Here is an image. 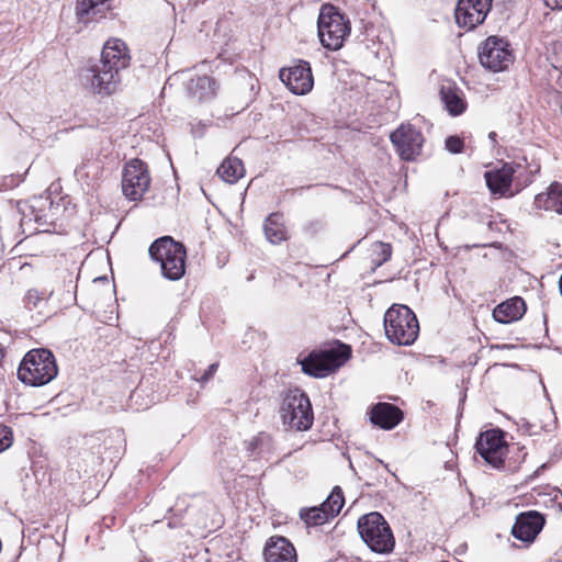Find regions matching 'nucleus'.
Instances as JSON below:
<instances>
[{
	"label": "nucleus",
	"instance_id": "1",
	"mask_svg": "<svg viewBox=\"0 0 562 562\" xmlns=\"http://www.w3.org/2000/svg\"><path fill=\"white\" fill-rule=\"evenodd\" d=\"M131 56L126 44L120 38H110L102 48L99 63L88 66L82 80L91 92L101 97L115 93L121 86V71L130 65Z\"/></svg>",
	"mask_w": 562,
	"mask_h": 562
},
{
	"label": "nucleus",
	"instance_id": "2",
	"mask_svg": "<svg viewBox=\"0 0 562 562\" xmlns=\"http://www.w3.org/2000/svg\"><path fill=\"white\" fill-rule=\"evenodd\" d=\"M153 261L159 263L164 278L177 281L186 273L187 250L170 236L156 239L148 249Z\"/></svg>",
	"mask_w": 562,
	"mask_h": 562
},
{
	"label": "nucleus",
	"instance_id": "3",
	"mask_svg": "<svg viewBox=\"0 0 562 562\" xmlns=\"http://www.w3.org/2000/svg\"><path fill=\"white\" fill-rule=\"evenodd\" d=\"M58 373L55 357L48 349L30 350L18 369V376L24 384L42 386L53 381Z\"/></svg>",
	"mask_w": 562,
	"mask_h": 562
},
{
	"label": "nucleus",
	"instance_id": "4",
	"mask_svg": "<svg viewBox=\"0 0 562 562\" xmlns=\"http://www.w3.org/2000/svg\"><path fill=\"white\" fill-rule=\"evenodd\" d=\"M384 328L387 339L398 346L412 345L419 333L416 315L402 304H394L385 312Z\"/></svg>",
	"mask_w": 562,
	"mask_h": 562
},
{
	"label": "nucleus",
	"instance_id": "5",
	"mask_svg": "<svg viewBox=\"0 0 562 562\" xmlns=\"http://www.w3.org/2000/svg\"><path fill=\"white\" fill-rule=\"evenodd\" d=\"M358 532L371 551L380 554L391 553L395 539L389 522L378 512H371L359 517Z\"/></svg>",
	"mask_w": 562,
	"mask_h": 562
},
{
	"label": "nucleus",
	"instance_id": "6",
	"mask_svg": "<svg viewBox=\"0 0 562 562\" xmlns=\"http://www.w3.org/2000/svg\"><path fill=\"white\" fill-rule=\"evenodd\" d=\"M43 225L42 217L26 202L18 201L0 214V238L15 240L24 234H33L32 221Z\"/></svg>",
	"mask_w": 562,
	"mask_h": 562
},
{
	"label": "nucleus",
	"instance_id": "7",
	"mask_svg": "<svg viewBox=\"0 0 562 562\" xmlns=\"http://www.w3.org/2000/svg\"><path fill=\"white\" fill-rule=\"evenodd\" d=\"M317 29L322 45L330 50L339 49L350 33L349 21L331 4L322 7Z\"/></svg>",
	"mask_w": 562,
	"mask_h": 562
},
{
	"label": "nucleus",
	"instance_id": "8",
	"mask_svg": "<svg viewBox=\"0 0 562 562\" xmlns=\"http://www.w3.org/2000/svg\"><path fill=\"white\" fill-rule=\"evenodd\" d=\"M280 416L284 426L297 431L311 428L314 419L308 396L299 389L289 391L281 404Z\"/></svg>",
	"mask_w": 562,
	"mask_h": 562
},
{
	"label": "nucleus",
	"instance_id": "9",
	"mask_svg": "<svg viewBox=\"0 0 562 562\" xmlns=\"http://www.w3.org/2000/svg\"><path fill=\"white\" fill-rule=\"evenodd\" d=\"M350 355V347L341 345L339 349L313 350L303 359H297V362L305 374L325 378L340 368Z\"/></svg>",
	"mask_w": 562,
	"mask_h": 562
},
{
	"label": "nucleus",
	"instance_id": "10",
	"mask_svg": "<svg viewBox=\"0 0 562 562\" xmlns=\"http://www.w3.org/2000/svg\"><path fill=\"white\" fill-rule=\"evenodd\" d=\"M480 64L493 72H499L514 61L509 43L498 36H488L477 48Z\"/></svg>",
	"mask_w": 562,
	"mask_h": 562
},
{
	"label": "nucleus",
	"instance_id": "11",
	"mask_svg": "<svg viewBox=\"0 0 562 562\" xmlns=\"http://www.w3.org/2000/svg\"><path fill=\"white\" fill-rule=\"evenodd\" d=\"M150 176L147 165L140 159H132L125 164L122 172V191L131 201H140L149 190Z\"/></svg>",
	"mask_w": 562,
	"mask_h": 562
},
{
	"label": "nucleus",
	"instance_id": "12",
	"mask_svg": "<svg viewBox=\"0 0 562 562\" xmlns=\"http://www.w3.org/2000/svg\"><path fill=\"white\" fill-rule=\"evenodd\" d=\"M476 452L494 469L504 468V456L507 445L501 429H491L482 432L475 443Z\"/></svg>",
	"mask_w": 562,
	"mask_h": 562
},
{
	"label": "nucleus",
	"instance_id": "13",
	"mask_svg": "<svg viewBox=\"0 0 562 562\" xmlns=\"http://www.w3.org/2000/svg\"><path fill=\"white\" fill-rule=\"evenodd\" d=\"M526 168L521 165L504 164L502 168L486 171L485 180L487 188L493 194H505L513 182H516L517 188L527 186L531 182L528 177L524 182L520 181Z\"/></svg>",
	"mask_w": 562,
	"mask_h": 562
},
{
	"label": "nucleus",
	"instance_id": "14",
	"mask_svg": "<svg viewBox=\"0 0 562 562\" xmlns=\"http://www.w3.org/2000/svg\"><path fill=\"white\" fill-rule=\"evenodd\" d=\"M345 504L342 491L335 486L329 496L317 507L301 509L300 517L310 526H321L337 516Z\"/></svg>",
	"mask_w": 562,
	"mask_h": 562
},
{
	"label": "nucleus",
	"instance_id": "15",
	"mask_svg": "<svg viewBox=\"0 0 562 562\" xmlns=\"http://www.w3.org/2000/svg\"><path fill=\"white\" fill-rule=\"evenodd\" d=\"M397 154L404 160H413L420 153L424 144L422 132L411 124H402L390 135Z\"/></svg>",
	"mask_w": 562,
	"mask_h": 562
},
{
	"label": "nucleus",
	"instance_id": "16",
	"mask_svg": "<svg viewBox=\"0 0 562 562\" xmlns=\"http://www.w3.org/2000/svg\"><path fill=\"white\" fill-rule=\"evenodd\" d=\"M492 0H458L454 16L459 26L473 30L491 11Z\"/></svg>",
	"mask_w": 562,
	"mask_h": 562
},
{
	"label": "nucleus",
	"instance_id": "17",
	"mask_svg": "<svg viewBox=\"0 0 562 562\" xmlns=\"http://www.w3.org/2000/svg\"><path fill=\"white\" fill-rule=\"evenodd\" d=\"M279 77L291 92L299 95L308 93L314 85L311 66L304 60H299L292 67L282 68Z\"/></svg>",
	"mask_w": 562,
	"mask_h": 562
},
{
	"label": "nucleus",
	"instance_id": "18",
	"mask_svg": "<svg viewBox=\"0 0 562 562\" xmlns=\"http://www.w3.org/2000/svg\"><path fill=\"white\" fill-rule=\"evenodd\" d=\"M544 518L537 512L521 513L517 516L512 528V535L524 542H532L541 531Z\"/></svg>",
	"mask_w": 562,
	"mask_h": 562
},
{
	"label": "nucleus",
	"instance_id": "19",
	"mask_svg": "<svg viewBox=\"0 0 562 562\" xmlns=\"http://www.w3.org/2000/svg\"><path fill=\"white\" fill-rule=\"evenodd\" d=\"M402 419V411L390 403H378L371 409V423L382 429H393Z\"/></svg>",
	"mask_w": 562,
	"mask_h": 562
},
{
	"label": "nucleus",
	"instance_id": "20",
	"mask_svg": "<svg viewBox=\"0 0 562 562\" xmlns=\"http://www.w3.org/2000/svg\"><path fill=\"white\" fill-rule=\"evenodd\" d=\"M263 554L266 562H296L294 547L283 537L271 538Z\"/></svg>",
	"mask_w": 562,
	"mask_h": 562
},
{
	"label": "nucleus",
	"instance_id": "21",
	"mask_svg": "<svg viewBox=\"0 0 562 562\" xmlns=\"http://www.w3.org/2000/svg\"><path fill=\"white\" fill-rule=\"evenodd\" d=\"M440 99L450 115L457 116L467 110V101L463 92L453 82H447L440 87Z\"/></svg>",
	"mask_w": 562,
	"mask_h": 562
},
{
	"label": "nucleus",
	"instance_id": "22",
	"mask_svg": "<svg viewBox=\"0 0 562 562\" xmlns=\"http://www.w3.org/2000/svg\"><path fill=\"white\" fill-rule=\"evenodd\" d=\"M525 312V301L516 296L498 304L493 311V317L497 323L509 324L518 321Z\"/></svg>",
	"mask_w": 562,
	"mask_h": 562
},
{
	"label": "nucleus",
	"instance_id": "23",
	"mask_svg": "<svg viewBox=\"0 0 562 562\" xmlns=\"http://www.w3.org/2000/svg\"><path fill=\"white\" fill-rule=\"evenodd\" d=\"M105 0H77L76 18L79 23L88 25L102 19L105 13Z\"/></svg>",
	"mask_w": 562,
	"mask_h": 562
},
{
	"label": "nucleus",
	"instance_id": "24",
	"mask_svg": "<svg viewBox=\"0 0 562 562\" xmlns=\"http://www.w3.org/2000/svg\"><path fill=\"white\" fill-rule=\"evenodd\" d=\"M535 205L537 209L562 214V183L553 182L550 184L547 192L537 194Z\"/></svg>",
	"mask_w": 562,
	"mask_h": 562
},
{
	"label": "nucleus",
	"instance_id": "25",
	"mask_svg": "<svg viewBox=\"0 0 562 562\" xmlns=\"http://www.w3.org/2000/svg\"><path fill=\"white\" fill-rule=\"evenodd\" d=\"M263 232L271 244H280L288 239V231L284 225L283 214L271 213L265 221Z\"/></svg>",
	"mask_w": 562,
	"mask_h": 562
},
{
	"label": "nucleus",
	"instance_id": "26",
	"mask_svg": "<svg viewBox=\"0 0 562 562\" xmlns=\"http://www.w3.org/2000/svg\"><path fill=\"white\" fill-rule=\"evenodd\" d=\"M188 92L198 100H206L215 94L216 82L212 77L198 76L187 83Z\"/></svg>",
	"mask_w": 562,
	"mask_h": 562
},
{
	"label": "nucleus",
	"instance_id": "27",
	"mask_svg": "<svg viewBox=\"0 0 562 562\" xmlns=\"http://www.w3.org/2000/svg\"><path fill=\"white\" fill-rule=\"evenodd\" d=\"M218 177L227 183H236L245 175L243 161L237 157H227L216 170Z\"/></svg>",
	"mask_w": 562,
	"mask_h": 562
},
{
	"label": "nucleus",
	"instance_id": "28",
	"mask_svg": "<svg viewBox=\"0 0 562 562\" xmlns=\"http://www.w3.org/2000/svg\"><path fill=\"white\" fill-rule=\"evenodd\" d=\"M392 255V247L390 244L378 241L372 246L371 260L375 267L382 266L386 262Z\"/></svg>",
	"mask_w": 562,
	"mask_h": 562
},
{
	"label": "nucleus",
	"instance_id": "29",
	"mask_svg": "<svg viewBox=\"0 0 562 562\" xmlns=\"http://www.w3.org/2000/svg\"><path fill=\"white\" fill-rule=\"evenodd\" d=\"M24 303L30 311L38 308L40 313H42V308L47 304V300L44 296V293L38 292L35 289H31L26 292Z\"/></svg>",
	"mask_w": 562,
	"mask_h": 562
},
{
	"label": "nucleus",
	"instance_id": "30",
	"mask_svg": "<svg viewBox=\"0 0 562 562\" xmlns=\"http://www.w3.org/2000/svg\"><path fill=\"white\" fill-rule=\"evenodd\" d=\"M13 443V431L9 426L0 425V453Z\"/></svg>",
	"mask_w": 562,
	"mask_h": 562
},
{
	"label": "nucleus",
	"instance_id": "31",
	"mask_svg": "<svg viewBox=\"0 0 562 562\" xmlns=\"http://www.w3.org/2000/svg\"><path fill=\"white\" fill-rule=\"evenodd\" d=\"M463 140L458 136H449L446 139V148L452 154H459L463 150Z\"/></svg>",
	"mask_w": 562,
	"mask_h": 562
},
{
	"label": "nucleus",
	"instance_id": "32",
	"mask_svg": "<svg viewBox=\"0 0 562 562\" xmlns=\"http://www.w3.org/2000/svg\"><path fill=\"white\" fill-rule=\"evenodd\" d=\"M550 63L553 68L562 72V43L554 46Z\"/></svg>",
	"mask_w": 562,
	"mask_h": 562
},
{
	"label": "nucleus",
	"instance_id": "33",
	"mask_svg": "<svg viewBox=\"0 0 562 562\" xmlns=\"http://www.w3.org/2000/svg\"><path fill=\"white\" fill-rule=\"evenodd\" d=\"M217 367H218L217 363H212L209 367V369L205 371L203 376L201 378V382L204 383V382L209 381L213 376V374L216 372Z\"/></svg>",
	"mask_w": 562,
	"mask_h": 562
},
{
	"label": "nucleus",
	"instance_id": "34",
	"mask_svg": "<svg viewBox=\"0 0 562 562\" xmlns=\"http://www.w3.org/2000/svg\"><path fill=\"white\" fill-rule=\"evenodd\" d=\"M266 442H270V436L267 434H260L252 440L251 445L254 446V448H257L259 445H263Z\"/></svg>",
	"mask_w": 562,
	"mask_h": 562
},
{
	"label": "nucleus",
	"instance_id": "35",
	"mask_svg": "<svg viewBox=\"0 0 562 562\" xmlns=\"http://www.w3.org/2000/svg\"><path fill=\"white\" fill-rule=\"evenodd\" d=\"M544 4L552 10L562 9V0H543Z\"/></svg>",
	"mask_w": 562,
	"mask_h": 562
},
{
	"label": "nucleus",
	"instance_id": "36",
	"mask_svg": "<svg viewBox=\"0 0 562 562\" xmlns=\"http://www.w3.org/2000/svg\"><path fill=\"white\" fill-rule=\"evenodd\" d=\"M322 227V224L319 222H311L306 225V231L316 233Z\"/></svg>",
	"mask_w": 562,
	"mask_h": 562
},
{
	"label": "nucleus",
	"instance_id": "37",
	"mask_svg": "<svg viewBox=\"0 0 562 562\" xmlns=\"http://www.w3.org/2000/svg\"><path fill=\"white\" fill-rule=\"evenodd\" d=\"M4 357H5V350H4V347L2 346V344H0V369L2 368Z\"/></svg>",
	"mask_w": 562,
	"mask_h": 562
},
{
	"label": "nucleus",
	"instance_id": "38",
	"mask_svg": "<svg viewBox=\"0 0 562 562\" xmlns=\"http://www.w3.org/2000/svg\"><path fill=\"white\" fill-rule=\"evenodd\" d=\"M83 166H85V164H83L82 166H79V167H77V168L75 169V175H76V177H78V178H81V177H82V169H83Z\"/></svg>",
	"mask_w": 562,
	"mask_h": 562
},
{
	"label": "nucleus",
	"instance_id": "39",
	"mask_svg": "<svg viewBox=\"0 0 562 562\" xmlns=\"http://www.w3.org/2000/svg\"><path fill=\"white\" fill-rule=\"evenodd\" d=\"M488 138L492 140V142H495L496 140V133L495 132H491L488 134Z\"/></svg>",
	"mask_w": 562,
	"mask_h": 562
}]
</instances>
